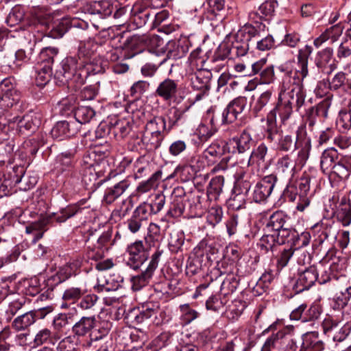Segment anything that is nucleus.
<instances>
[{
  "label": "nucleus",
  "mask_w": 351,
  "mask_h": 351,
  "mask_svg": "<svg viewBox=\"0 0 351 351\" xmlns=\"http://www.w3.org/2000/svg\"><path fill=\"white\" fill-rule=\"evenodd\" d=\"M345 269L346 259L342 256V251H333L330 249V282L335 291H339L340 293V295L334 298L335 305L334 313H330V330L343 319V312L336 309L342 308L351 298V286Z\"/></svg>",
  "instance_id": "obj_1"
},
{
  "label": "nucleus",
  "mask_w": 351,
  "mask_h": 351,
  "mask_svg": "<svg viewBox=\"0 0 351 351\" xmlns=\"http://www.w3.org/2000/svg\"><path fill=\"white\" fill-rule=\"evenodd\" d=\"M340 203L337 207L335 212V216L337 219V222H333L330 225V234L332 235L334 239L333 246L331 248L333 251H337V250L342 251V250L347 247L349 243V232L346 230H338V226L339 223L343 226H348L351 223V203L350 199H347L346 196L340 194L339 192H333V195L331 198V201L334 204H337L340 199Z\"/></svg>",
  "instance_id": "obj_2"
},
{
  "label": "nucleus",
  "mask_w": 351,
  "mask_h": 351,
  "mask_svg": "<svg viewBox=\"0 0 351 351\" xmlns=\"http://www.w3.org/2000/svg\"><path fill=\"white\" fill-rule=\"evenodd\" d=\"M312 52V47L306 45L299 50L298 64L295 71H287L282 79L285 88H289V84H293L292 97L296 95V102L300 106L305 101V93L303 87V80L308 75V58Z\"/></svg>",
  "instance_id": "obj_3"
},
{
  "label": "nucleus",
  "mask_w": 351,
  "mask_h": 351,
  "mask_svg": "<svg viewBox=\"0 0 351 351\" xmlns=\"http://www.w3.org/2000/svg\"><path fill=\"white\" fill-rule=\"evenodd\" d=\"M84 66V62L79 61L76 56H68L60 62L55 72V78L62 84H67L69 88H80L87 78Z\"/></svg>",
  "instance_id": "obj_4"
},
{
  "label": "nucleus",
  "mask_w": 351,
  "mask_h": 351,
  "mask_svg": "<svg viewBox=\"0 0 351 351\" xmlns=\"http://www.w3.org/2000/svg\"><path fill=\"white\" fill-rule=\"evenodd\" d=\"M83 209L78 204L69 205L60 210L58 213H53L40 217L36 221L32 222L25 227V232L27 234H32L34 232H36L33 239V242L36 243L43 237L44 232L47 230L48 226L51 224L53 220L59 223L65 222L68 219L73 217L78 213H81Z\"/></svg>",
  "instance_id": "obj_5"
},
{
  "label": "nucleus",
  "mask_w": 351,
  "mask_h": 351,
  "mask_svg": "<svg viewBox=\"0 0 351 351\" xmlns=\"http://www.w3.org/2000/svg\"><path fill=\"white\" fill-rule=\"evenodd\" d=\"M328 253L329 251L319 262L317 269L309 267L299 273L298 280L293 286V290L296 293L309 289L317 280L319 284H326L329 281V259L327 258Z\"/></svg>",
  "instance_id": "obj_6"
},
{
  "label": "nucleus",
  "mask_w": 351,
  "mask_h": 351,
  "mask_svg": "<svg viewBox=\"0 0 351 351\" xmlns=\"http://www.w3.org/2000/svg\"><path fill=\"white\" fill-rule=\"evenodd\" d=\"M114 241L112 240V231L104 232L99 237L90 234L86 239V253L88 260L99 261L104 257Z\"/></svg>",
  "instance_id": "obj_7"
},
{
  "label": "nucleus",
  "mask_w": 351,
  "mask_h": 351,
  "mask_svg": "<svg viewBox=\"0 0 351 351\" xmlns=\"http://www.w3.org/2000/svg\"><path fill=\"white\" fill-rule=\"evenodd\" d=\"M155 93L165 101H173L177 104L181 103L185 98L184 92L181 91L179 86L178 82L169 77L158 84Z\"/></svg>",
  "instance_id": "obj_8"
},
{
  "label": "nucleus",
  "mask_w": 351,
  "mask_h": 351,
  "mask_svg": "<svg viewBox=\"0 0 351 351\" xmlns=\"http://www.w3.org/2000/svg\"><path fill=\"white\" fill-rule=\"evenodd\" d=\"M21 93L16 89L13 78H5L0 83V108L7 110L16 104Z\"/></svg>",
  "instance_id": "obj_9"
},
{
  "label": "nucleus",
  "mask_w": 351,
  "mask_h": 351,
  "mask_svg": "<svg viewBox=\"0 0 351 351\" xmlns=\"http://www.w3.org/2000/svg\"><path fill=\"white\" fill-rule=\"evenodd\" d=\"M162 254V251L156 250L151 257L150 262L146 269L141 274L133 276L131 278L132 288L134 291H139L145 287L151 280L158 267L160 258Z\"/></svg>",
  "instance_id": "obj_10"
},
{
  "label": "nucleus",
  "mask_w": 351,
  "mask_h": 351,
  "mask_svg": "<svg viewBox=\"0 0 351 351\" xmlns=\"http://www.w3.org/2000/svg\"><path fill=\"white\" fill-rule=\"evenodd\" d=\"M126 253L127 265L134 270L138 269L149 258V251L142 241H136L129 245Z\"/></svg>",
  "instance_id": "obj_11"
},
{
  "label": "nucleus",
  "mask_w": 351,
  "mask_h": 351,
  "mask_svg": "<svg viewBox=\"0 0 351 351\" xmlns=\"http://www.w3.org/2000/svg\"><path fill=\"white\" fill-rule=\"evenodd\" d=\"M253 143L251 134L245 130L239 135L230 138L223 146V153L242 154L250 149Z\"/></svg>",
  "instance_id": "obj_12"
},
{
  "label": "nucleus",
  "mask_w": 351,
  "mask_h": 351,
  "mask_svg": "<svg viewBox=\"0 0 351 351\" xmlns=\"http://www.w3.org/2000/svg\"><path fill=\"white\" fill-rule=\"evenodd\" d=\"M162 313L158 303L147 302L134 315V320L137 324H141L150 319L152 324L159 325L162 323Z\"/></svg>",
  "instance_id": "obj_13"
},
{
  "label": "nucleus",
  "mask_w": 351,
  "mask_h": 351,
  "mask_svg": "<svg viewBox=\"0 0 351 351\" xmlns=\"http://www.w3.org/2000/svg\"><path fill=\"white\" fill-rule=\"evenodd\" d=\"M276 180V176L272 174L264 177L253 188L252 199L256 203L265 202L271 195Z\"/></svg>",
  "instance_id": "obj_14"
},
{
  "label": "nucleus",
  "mask_w": 351,
  "mask_h": 351,
  "mask_svg": "<svg viewBox=\"0 0 351 351\" xmlns=\"http://www.w3.org/2000/svg\"><path fill=\"white\" fill-rule=\"evenodd\" d=\"M310 176L306 173L299 180H294L293 178L284 191L285 197L294 202L297 199L298 194H307L310 189Z\"/></svg>",
  "instance_id": "obj_15"
},
{
  "label": "nucleus",
  "mask_w": 351,
  "mask_h": 351,
  "mask_svg": "<svg viewBox=\"0 0 351 351\" xmlns=\"http://www.w3.org/2000/svg\"><path fill=\"white\" fill-rule=\"evenodd\" d=\"M282 87L285 88V89H288V88H285L283 86ZM293 84H289V89H290V91L287 93L288 94V96H289V98L287 99H286L285 98H281V96L280 95L279 97V100L277 103V104L276 105V106L271 109L270 111H274V114H275V118H276V114L277 113H278L280 117L281 118V120L284 123L285 122V121H287L290 115L292 113V108H293V104H295V106L297 107V109L298 110L300 108H301L302 106V105L304 104V103L300 106H298V104H297V102H296V95L295 94V95L293 96V97H292V88H293Z\"/></svg>",
  "instance_id": "obj_16"
},
{
  "label": "nucleus",
  "mask_w": 351,
  "mask_h": 351,
  "mask_svg": "<svg viewBox=\"0 0 351 351\" xmlns=\"http://www.w3.org/2000/svg\"><path fill=\"white\" fill-rule=\"evenodd\" d=\"M247 104L245 97H238L231 101L222 112V123H230L237 120Z\"/></svg>",
  "instance_id": "obj_17"
},
{
  "label": "nucleus",
  "mask_w": 351,
  "mask_h": 351,
  "mask_svg": "<svg viewBox=\"0 0 351 351\" xmlns=\"http://www.w3.org/2000/svg\"><path fill=\"white\" fill-rule=\"evenodd\" d=\"M268 348H277L278 351H295L297 346L293 339L284 337L282 332H278L265 342V349Z\"/></svg>",
  "instance_id": "obj_18"
},
{
  "label": "nucleus",
  "mask_w": 351,
  "mask_h": 351,
  "mask_svg": "<svg viewBox=\"0 0 351 351\" xmlns=\"http://www.w3.org/2000/svg\"><path fill=\"white\" fill-rule=\"evenodd\" d=\"M131 182L128 179H123L112 183L104 191L102 202L107 205L112 204L121 197L130 186Z\"/></svg>",
  "instance_id": "obj_19"
},
{
  "label": "nucleus",
  "mask_w": 351,
  "mask_h": 351,
  "mask_svg": "<svg viewBox=\"0 0 351 351\" xmlns=\"http://www.w3.org/2000/svg\"><path fill=\"white\" fill-rule=\"evenodd\" d=\"M274 100L271 90H267L263 93L253 95L250 101L252 113L256 116H258L260 113L265 110L267 105L274 103Z\"/></svg>",
  "instance_id": "obj_20"
},
{
  "label": "nucleus",
  "mask_w": 351,
  "mask_h": 351,
  "mask_svg": "<svg viewBox=\"0 0 351 351\" xmlns=\"http://www.w3.org/2000/svg\"><path fill=\"white\" fill-rule=\"evenodd\" d=\"M75 125L74 122L59 121L52 128L51 134L53 138L58 141L70 138L77 132V128Z\"/></svg>",
  "instance_id": "obj_21"
},
{
  "label": "nucleus",
  "mask_w": 351,
  "mask_h": 351,
  "mask_svg": "<svg viewBox=\"0 0 351 351\" xmlns=\"http://www.w3.org/2000/svg\"><path fill=\"white\" fill-rule=\"evenodd\" d=\"M210 75L209 70L193 71L189 74L192 88L193 90H210Z\"/></svg>",
  "instance_id": "obj_22"
},
{
  "label": "nucleus",
  "mask_w": 351,
  "mask_h": 351,
  "mask_svg": "<svg viewBox=\"0 0 351 351\" xmlns=\"http://www.w3.org/2000/svg\"><path fill=\"white\" fill-rule=\"evenodd\" d=\"M189 49V40L186 38L178 40H170L167 44L168 56L173 59L184 57Z\"/></svg>",
  "instance_id": "obj_23"
},
{
  "label": "nucleus",
  "mask_w": 351,
  "mask_h": 351,
  "mask_svg": "<svg viewBox=\"0 0 351 351\" xmlns=\"http://www.w3.org/2000/svg\"><path fill=\"white\" fill-rule=\"evenodd\" d=\"M296 165L289 155H285L277 161L276 169L278 174L290 182L296 173Z\"/></svg>",
  "instance_id": "obj_24"
},
{
  "label": "nucleus",
  "mask_w": 351,
  "mask_h": 351,
  "mask_svg": "<svg viewBox=\"0 0 351 351\" xmlns=\"http://www.w3.org/2000/svg\"><path fill=\"white\" fill-rule=\"evenodd\" d=\"M41 123L40 117L35 113L27 114L22 117H19L18 129L21 134L27 132H33Z\"/></svg>",
  "instance_id": "obj_25"
},
{
  "label": "nucleus",
  "mask_w": 351,
  "mask_h": 351,
  "mask_svg": "<svg viewBox=\"0 0 351 351\" xmlns=\"http://www.w3.org/2000/svg\"><path fill=\"white\" fill-rule=\"evenodd\" d=\"M96 326V319L95 316L82 317L72 326V333L74 336L84 337L92 332Z\"/></svg>",
  "instance_id": "obj_26"
},
{
  "label": "nucleus",
  "mask_w": 351,
  "mask_h": 351,
  "mask_svg": "<svg viewBox=\"0 0 351 351\" xmlns=\"http://www.w3.org/2000/svg\"><path fill=\"white\" fill-rule=\"evenodd\" d=\"M289 217L282 210H277L272 213L266 223L267 232L276 233L280 229L287 224Z\"/></svg>",
  "instance_id": "obj_27"
},
{
  "label": "nucleus",
  "mask_w": 351,
  "mask_h": 351,
  "mask_svg": "<svg viewBox=\"0 0 351 351\" xmlns=\"http://www.w3.org/2000/svg\"><path fill=\"white\" fill-rule=\"evenodd\" d=\"M92 156L95 157V153L85 155L83 158V181L88 184V182H95L97 179L96 167H98L95 160H92Z\"/></svg>",
  "instance_id": "obj_28"
},
{
  "label": "nucleus",
  "mask_w": 351,
  "mask_h": 351,
  "mask_svg": "<svg viewBox=\"0 0 351 351\" xmlns=\"http://www.w3.org/2000/svg\"><path fill=\"white\" fill-rule=\"evenodd\" d=\"M261 24L257 26L245 25L238 32L237 38L243 39L250 45L254 46V43L261 37Z\"/></svg>",
  "instance_id": "obj_29"
},
{
  "label": "nucleus",
  "mask_w": 351,
  "mask_h": 351,
  "mask_svg": "<svg viewBox=\"0 0 351 351\" xmlns=\"http://www.w3.org/2000/svg\"><path fill=\"white\" fill-rule=\"evenodd\" d=\"M165 204V197L163 195L158 194L152 202H143L138 206L144 214L149 217L152 215L158 214Z\"/></svg>",
  "instance_id": "obj_30"
},
{
  "label": "nucleus",
  "mask_w": 351,
  "mask_h": 351,
  "mask_svg": "<svg viewBox=\"0 0 351 351\" xmlns=\"http://www.w3.org/2000/svg\"><path fill=\"white\" fill-rule=\"evenodd\" d=\"M112 5L106 0H99L91 2L87 6V11L90 14H99L101 18L110 16L112 12Z\"/></svg>",
  "instance_id": "obj_31"
},
{
  "label": "nucleus",
  "mask_w": 351,
  "mask_h": 351,
  "mask_svg": "<svg viewBox=\"0 0 351 351\" xmlns=\"http://www.w3.org/2000/svg\"><path fill=\"white\" fill-rule=\"evenodd\" d=\"M207 52H204L200 47H197L190 54L189 62L192 71L209 70L205 67L207 61Z\"/></svg>",
  "instance_id": "obj_32"
},
{
  "label": "nucleus",
  "mask_w": 351,
  "mask_h": 351,
  "mask_svg": "<svg viewBox=\"0 0 351 351\" xmlns=\"http://www.w3.org/2000/svg\"><path fill=\"white\" fill-rule=\"evenodd\" d=\"M19 116L8 119L5 114H0V134L10 136L21 134L18 129Z\"/></svg>",
  "instance_id": "obj_33"
},
{
  "label": "nucleus",
  "mask_w": 351,
  "mask_h": 351,
  "mask_svg": "<svg viewBox=\"0 0 351 351\" xmlns=\"http://www.w3.org/2000/svg\"><path fill=\"white\" fill-rule=\"evenodd\" d=\"M206 245L204 242L202 241L194 248V252L196 254L195 258H189L186 263V273L190 275H194L198 273L202 269V263L199 260L200 256L204 255V247Z\"/></svg>",
  "instance_id": "obj_34"
},
{
  "label": "nucleus",
  "mask_w": 351,
  "mask_h": 351,
  "mask_svg": "<svg viewBox=\"0 0 351 351\" xmlns=\"http://www.w3.org/2000/svg\"><path fill=\"white\" fill-rule=\"evenodd\" d=\"M148 220L147 217L137 206L133 211L132 216L127 220V226L132 233H136L141 228L143 223Z\"/></svg>",
  "instance_id": "obj_35"
},
{
  "label": "nucleus",
  "mask_w": 351,
  "mask_h": 351,
  "mask_svg": "<svg viewBox=\"0 0 351 351\" xmlns=\"http://www.w3.org/2000/svg\"><path fill=\"white\" fill-rule=\"evenodd\" d=\"M179 321L182 326H187L200 317V313L189 304L179 306Z\"/></svg>",
  "instance_id": "obj_36"
},
{
  "label": "nucleus",
  "mask_w": 351,
  "mask_h": 351,
  "mask_svg": "<svg viewBox=\"0 0 351 351\" xmlns=\"http://www.w3.org/2000/svg\"><path fill=\"white\" fill-rule=\"evenodd\" d=\"M152 10L149 8L141 5H136L132 10V21L137 28L144 26L150 16H152Z\"/></svg>",
  "instance_id": "obj_37"
},
{
  "label": "nucleus",
  "mask_w": 351,
  "mask_h": 351,
  "mask_svg": "<svg viewBox=\"0 0 351 351\" xmlns=\"http://www.w3.org/2000/svg\"><path fill=\"white\" fill-rule=\"evenodd\" d=\"M58 53V49L53 47H47L43 48L38 56V62L36 66H43L46 68L49 66L52 69V65L54 62V58Z\"/></svg>",
  "instance_id": "obj_38"
},
{
  "label": "nucleus",
  "mask_w": 351,
  "mask_h": 351,
  "mask_svg": "<svg viewBox=\"0 0 351 351\" xmlns=\"http://www.w3.org/2000/svg\"><path fill=\"white\" fill-rule=\"evenodd\" d=\"M36 320V313L30 311L16 317L12 326L17 331L24 330L34 324Z\"/></svg>",
  "instance_id": "obj_39"
},
{
  "label": "nucleus",
  "mask_w": 351,
  "mask_h": 351,
  "mask_svg": "<svg viewBox=\"0 0 351 351\" xmlns=\"http://www.w3.org/2000/svg\"><path fill=\"white\" fill-rule=\"evenodd\" d=\"M58 339V337L53 335L52 331L47 328H43L39 329L35 334L33 339V343L34 346H40L45 343H51L54 345L55 341Z\"/></svg>",
  "instance_id": "obj_40"
},
{
  "label": "nucleus",
  "mask_w": 351,
  "mask_h": 351,
  "mask_svg": "<svg viewBox=\"0 0 351 351\" xmlns=\"http://www.w3.org/2000/svg\"><path fill=\"white\" fill-rule=\"evenodd\" d=\"M298 147H301V149L298 152V157L295 163L297 166L300 167V168H302L304 166L309 158L311 149V138L308 137H304L298 143Z\"/></svg>",
  "instance_id": "obj_41"
},
{
  "label": "nucleus",
  "mask_w": 351,
  "mask_h": 351,
  "mask_svg": "<svg viewBox=\"0 0 351 351\" xmlns=\"http://www.w3.org/2000/svg\"><path fill=\"white\" fill-rule=\"evenodd\" d=\"M23 179H25L24 175L20 178L16 176L13 179L10 177H0V198L12 195L14 193L15 184L22 182Z\"/></svg>",
  "instance_id": "obj_42"
},
{
  "label": "nucleus",
  "mask_w": 351,
  "mask_h": 351,
  "mask_svg": "<svg viewBox=\"0 0 351 351\" xmlns=\"http://www.w3.org/2000/svg\"><path fill=\"white\" fill-rule=\"evenodd\" d=\"M97 45L93 40H88L86 42H81L78 47L77 53L75 56L79 61L83 60L87 63L90 60L91 56L96 50Z\"/></svg>",
  "instance_id": "obj_43"
},
{
  "label": "nucleus",
  "mask_w": 351,
  "mask_h": 351,
  "mask_svg": "<svg viewBox=\"0 0 351 351\" xmlns=\"http://www.w3.org/2000/svg\"><path fill=\"white\" fill-rule=\"evenodd\" d=\"M145 132L166 136L169 130H167L165 119L162 117H158L151 119L147 123Z\"/></svg>",
  "instance_id": "obj_44"
},
{
  "label": "nucleus",
  "mask_w": 351,
  "mask_h": 351,
  "mask_svg": "<svg viewBox=\"0 0 351 351\" xmlns=\"http://www.w3.org/2000/svg\"><path fill=\"white\" fill-rule=\"evenodd\" d=\"M245 174V173L243 171L237 172L234 174V177L235 180L232 192L238 194H243L247 197L251 187V184L250 181L244 179Z\"/></svg>",
  "instance_id": "obj_45"
},
{
  "label": "nucleus",
  "mask_w": 351,
  "mask_h": 351,
  "mask_svg": "<svg viewBox=\"0 0 351 351\" xmlns=\"http://www.w3.org/2000/svg\"><path fill=\"white\" fill-rule=\"evenodd\" d=\"M336 125L339 131L342 133L351 129V101L348 104V109L339 112L336 120Z\"/></svg>",
  "instance_id": "obj_46"
},
{
  "label": "nucleus",
  "mask_w": 351,
  "mask_h": 351,
  "mask_svg": "<svg viewBox=\"0 0 351 351\" xmlns=\"http://www.w3.org/2000/svg\"><path fill=\"white\" fill-rule=\"evenodd\" d=\"M278 6V2L275 0H267L263 3L258 8V12L250 14V17L256 20L257 15H260L259 19H263L267 16H271L274 13L275 9Z\"/></svg>",
  "instance_id": "obj_47"
},
{
  "label": "nucleus",
  "mask_w": 351,
  "mask_h": 351,
  "mask_svg": "<svg viewBox=\"0 0 351 351\" xmlns=\"http://www.w3.org/2000/svg\"><path fill=\"white\" fill-rule=\"evenodd\" d=\"M324 343L317 336L306 335L303 337V342L300 351H322L324 350Z\"/></svg>",
  "instance_id": "obj_48"
},
{
  "label": "nucleus",
  "mask_w": 351,
  "mask_h": 351,
  "mask_svg": "<svg viewBox=\"0 0 351 351\" xmlns=\"http://www.w3.org/2000/svg\"><path fill=\"white\" fill-rule=\"evenodd\" d=\"M80 267V263L77 261L69 263L61 267L57 272L59 282H62L69 279L72 276H75Z\"/></svg>",
  "instance_id": "obj_49"
},
{
  "label": "nucleus",
  "mask_w": 351,
  "mask_h": 351,
  "mask_svg": "<svg viewBox=\"0 0 351 351\" xmlns=\"http://www.w3.org/2000/svg\"><path fill=\"white\" fill-rule=\"evenodd\" d=\"M165 137V136L163 134L145 132L142 137V142L145 145L147 150L153 151L160 147Z\"/></svg>",
  "instance_id": "obj_50"
},
{
  "label": "nucleus",
  "mask_w": 351,
  "mask_h": 351,
  "mask_svg": "<svg viewBox=\"0 0 351 351\" xmlns=\"http://www.w3.org/2000/svg\"><path fill=\"white\" fill-rule=\"evenodd\" d=\"M189 107L190 106L174 108L173 115L169 118V130L175 126L182 125L186 122L188 119V115L186 113L189 109Z\"/></svg>",
  "instance_id": "obj_51"
},
{
  "label": "nucleus",
  "mask_w": 351,
  "mask_h": 351,
  "mask_svg": "<svg viewBox=\"0 0 351 351\" xmlns=\"http://www.w3.org/2000/svg\"><path fill=\"white\" fill-rule=\"evenodd\" d=\"M162 171H156L148 180L139 183L136 189L137 192L142 194L155 189L158 186L159 180L162 178Z\"/></svg>",
  "instance_id": "obj_52"
},
{
  "label": "nucleus",
  "mask_w": 351,
  "mask_h": 351,
  "mask_svg": "<svg viewBox=\"0 0 351 351\" xmlns=\"http://www.w3.org/2000/svg\"><path fill=\"white\" fill-rule=\"evenodd\" d=\"M95 115V110L88 106H80L74 110L75 120L80 124L89 123Z\"/></svg>",
  "instance_id": "obj_53"
},
{
  "label": "nucleus",
  "mask_w": 351,
  "mask_h": 351,
  "mask_svg": "<svg viewBox=\"0 0 351 351\" xmlns=\"http://www.w3.org/2000/svg\"><path fill=\"white\" fill-rule=\"evenodd\" d=\"M277 139L278 140L277 149L282 152H289L291 149L295 150L298 147V143L301 141L298 132L295 141L290 135L280 136Z\"/></svg>",
  "instance_id": "obj_54"
},
{
  "label": "nucleus",
  "mask_w": 351,
  "mask_h": 351,
  "mask_svg": "<svg viewBox=\"0 0 351 351\" xmlns=\"http://www.w3.org/2000/svg\"><path fill=\"white\" fill-rule=\"evenodd\" d=\"M112 328V323L108 321H101L92 330L90 333V341H95L106 337Z\"/></svg>",
  "instance_id": "obj_55"
},
{
  "label": "nucleus",
  "mask_w": 351,
  "mask_h": 351,
  "mask_svg": "<svg viewBox=\"0 0 351 351\" xmlns=\"http://www.w3.org/2000/svg\"><path fill=\"white\" fill-rule=\"evenodd\" d=\"M275 235L278 244L282 245L286 242H291L293 245V241H295V237L298 236V232L291 228L288 224H286V226L275 233Z\"/></svg>",
  "instance_id": "obj_56"
},
{
  "label": "nucleus",
  "mask_w": 351,
  "mask_h": 351,
  "mask_svg": "<svg viewBox=\"0 0 351 351\" xmlns=\"http://www.w3.org/2000/svg\"><path fill=\"white\" fill-rule=\"evenodd\" d=\"M266 136L271 141L277 140L280 136L276 125L274 111H269L267 116Z\"/></svg>",
  "instance_id": "obj_57"
},
{
  "label": "nucleus",
  "mask_w": 351,
  "mask_h": 351,
  "mask_svg": "<svg viewBox=\"0 0 351 351\" xmlns=\"http://www.w3.org/2000/svg\"><path fill=\"white\" fill-rule=\"evenodd\" d=\"M24 36L29 39L28 46L27 47V52L23 49H19L14 52V61H26L28 60L29 58V56L32 53L33 48L36 45V40L34 38L33 40H32V37H34V36L32 35L30 32L27 31L24 32Z\"/></svg>",
  "instance_id": "obj_58"
},
{
  "label": "nucleus",
  "mask_w": 351,
  "mask_h": 351,
  "mask_svg": "<svg viewBox=\"0 0 351 351\" xmlns=\"http://www.w3.org/2000/svg\"><path fill=\"white\" fill-rule=\"evenodd\" d=\"M106 66L107 62L106 61H101L99 58H94L92 60L90 58L87 63H85L84 70L87 72L88 77L90 74L95 75L104 73Z\"/></svg>",
  "instance_id": "obj_59"
},
{
  "label": "nucleus",
  "mask_w": 351,
  "mask_h": 351,
  "mask_svg": "<svg viewBox=\"0 0 351 351\" xmlns=\"http://www.w3.org/2000/svg\"><path fill=\"white\" fill-rule=\"evenodd\" d=\"M239 285V280L234 274H228L223 280L220 291L222 295L227 296L234 293Z\"/></svg>",
  "instance_id": "obj_60"
},
{
  "label": "nucleus",
  "mask_w": 351,
  "mask_h": 351,
  "mask_svg": "<svg viewBox=\"0 0 351 351\" xmlns=\"http://www.w3.org/2000/svg\"><path fill=\"white\" fill-rule=\"evenodd\" d=\"M86 293L82 287H71L66 289L62 294V300L74 304L78 301Z\"/></svg>",
  "instance_id": "obj_61"
},
{
  "label": "nucleus",
  "mask_w": 351,
  "mask_h": 351,
  "mask_svg": "<svg viewBox=\"0 0 351 351\" xmlns=\"http://www.w3.org/2000/svg\"><path fill=\"white\" fill-rule=\"evenodd\" d=\"M267 147L264 143L260 144L254 149L250 154L247 160V166L257 162L258 165L265 161V157L267 154Z\"/></svg>",
  "instance_id": "obj_62"
},
{
  "label": "nucleus",
  "mask_w": 351,
  "mask_h": 351,
  "mask_svg": "<svg viewBox=\"0 0 351 351\" xmlns=\"http://www.w3.org/2000/svg\"><path fill=\"white\" fill-rule=\"evenodd\" d=\"M76 153V149H71L62 152L57 156V164L62 171H65L72 167L73 163V157Z\"/></svg>",
  "instance_id": "obj_63"
},
{
  "label": "nucleus",
  "mask_w": 351,
  "mask_h": 351,
  "mask_svg": "<svg viewBox=\"0 0 351 351\" xmlns=\"http://www.w3.org/2000/svg\"><path fill=\"white\" fill-rule=\"evenodd\" d=\"M250 46L243 39L236 37L235 41L230 49V54L237 57H243L247 54Z\"/></svg>",
  "instance_id": "obj_64"
}]
</instances>
